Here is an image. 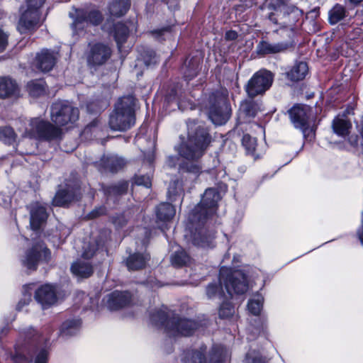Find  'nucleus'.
I'll return each instance as SVG.
<instances>
[{"instance_id":"obj_10","label":"nucleus","mask_w":363,"mask_h":363,"mask_svg":"<svg viewBox=\"0 0 363 363\" xmlns=\"http://www.w3.org/2000/svg\"><path fill=\"white\" fill-rule=\"evenodd\" d=\"M230 116V108L226 102L225 95L213 94L210 96L208 117L216 125L226 123Z\"/></svg>"},{"instance_id":"obj_58","label":"nucleus","mask_w":363,"mask_h":363,"mask_svg":"<svg viewBox=\"0 0 363 363\" xmlns=\"http://www.w3.org/2000/svg\"><path fill=\"white\" fill-rule=\"evenodd\" d=\"M269 18H270L271 21H274V19L272 18V15H269Z\"/></svg>"},{"instance_id":"obj_45","label":"nucleus","mask_w":363,"mask_h":363,"mask_svg":"<svg viewBox=\"0 0 363 363\" xmlns=\"http://www.w3.org/2000/svg\"><path fill=\"white\" fill-rule=\"evenodd\" d=\"M107 106H108V103L106 101L102 102L101 105H99L98 104L92 102L87 105V110H88V111H89L91 113L98 112V111H101V110L105 109Z\"/></svg>"},{"instance_id":"obj_30","label":"nucleus","mask_w":363,"mask_h":363,"mask_svg":"<svg viewBox=\"0 0 363 363\" xmlns=\"http://www.w3.org/2000/svg\"><path fill=\"white\" fill-rule=\"evenodd\" d=\"M102 162L104 167L111 172H116L125 165L122 158L113 155L104 157Z\"/></svg>"},{"instance_id":"obj_54","label":"nucleus","mask_w":363,"mask_h":363,"mask_svg":"<svg viewBox=\"0 0 363 363\" xmlns=\"http://www.w3.org/2000/svg\"><path fill=\"white\" fill-rule=\"evenodd\" d=\"M127 188H128V184L127 183L123 184L121 186V189L120 190V194H123L124 192H125L127 190Z\"/></svg>"},{"instance_id":"obj_44","label":"nucleus","mask_w":363,"mask_h":363,"mask_svg":"<svg viewBox=\"0 0 363 363\" xmlns=\"http://www.w3.org/2000/svg\"><path fill=\"white\" fill-rule=\"evenodd\" d=\"M135 184L138 186H144L146 188L151 186V179L149 176L142 175L135 177Z\"/></svg>"},{"instance_id":"obj_59","label":"nucleus","mask_w":363,"mask_h":363,"mask_svg":"<svg viewBox=\"0 0 363 363\" xmlns=\"http://www.w3.org/2000/svg\"><path fill=\"white\" fill-rule=\"evenodd\" d=\"M145 63H146L147 66H149L150 65V63H147V62H145Z\"/></svg>"},{"instance_id":"obj_38","label":"nucleus","mask_w":363,"mask_h":363,"mask_svg":"<svg viewBox=\"0 0 363 363\" xmlns=\"http://www.w3.org/2000/svg\"><path fill=\"white\" fill-rule=\"evenodd\" d=\"M171 262L172 265L179 267L187 264L190 262V257L185 251L181 250L175 252V253L172 256Z\"/></svg>"},{"instance_id":"obj_47","label":"nucleus","mask_w":363,"mask_h":363,"mask_svg":"<svg viewBox=\"0 0 363 363\" xmlns=\"http://www.w3.org/2000/svg\"><path fill=\"white\" fill-rule=\"evenodd\" d=\"M48 352L42 350L37 355L35 363H47Z\"/></svg>"},{"instance_id":"obj_9","label":"nucleus","mask_w":363,"mask_h":363,"mask_svg":"<svg viewBox=\"0 0 363 363\" xmlns=\"http://www.w3.org/2000/svg\"><path fill=\"white\" fill-rule=\"evenodd\" d=\"M60 129L40 118H32L26 128L24 137L38 139L52 140L60 135Z\"/></svg>"},{"instance_id":"obj_46","label":"nucleus","mask_w":363,"mask_h":363,"mask_svg":"<svg viewBox=\"0 0 363 363\" xmlns=\"http://www.w3.org/2000/svg\"><path fill=\"white\" fill-rule=\"evenodd\" d=\"M8 45V35L0 30V52H3Z\"/></svg>"},{"instance_id":"obj_21","label":"nucleus","mask_w":363,"mask_h":363,"mask_svg":"<svg viewBox=\"0 0 363 363\" xmlns=\"http://www.w3.org/2000/svg\"><path fill=\"white\" fill-rule=\"evenodd\" d=\"M261 111V104L258 101L248 100L243 101L240 106L239 118L244 122H248Z\"/></svg>"},{"instance_id":"obj_33","label":"nucleus","mask_w":363,"mask_h":363,"mask_svg":"<svg viewBox=\"0 0 363 363\" xmlns=\"http://www.w3.org/2000/svg\"><path fill=\"white\" fill-rule=\"evenodd\" d=\"M346 16V10L343 6L335 5L329 11V22L335 24Z\"/></svg>"},{"instance_id":"obj_23","label":"nucleus","mask_w":363,"mask_h":363,"mask_svg":"<svg viewBox=\"0 0 363 363\" xmlns=\"http://www.w3.org/2000/svg\"><path fill=\"white\" fill-rule=\"evenodd\" d=\"M288 46L285 43H270L267 41H261L257 46V52L259 55L276 54L284 52Z\"/></svg>"},{"instance_id":"obj_13","label":"nucleus","mask_w":363,"mask_h":363,"mask_svg":"<svg viewBox=\"0 0 363 363\" xmlns=\"http://www.w3.org/2000/svg\"><path fill=\"white\" fill-rule=\"evenodd\" d=\"M95 244H90L88 249L85 248L82 253V258L74 262L71 267V271L74 275L79 278H87L93 273V267L88 261L96 252Z\"/></svg>"},{"instance_id":"obj_40","label":"nucleus","mask_w":363,"mask_h":363,"mask_svg":"<svg viewBox=\"0 0 363 363\" xmlns=\"http://www.w3.org/2000/svg\"><path fill=\"white\" fill-rule=\"evenodd\" d=\"M184 363H205L203 352L196 351L191 354H187L184 359Z\"/></svg>"},{"instance_id":"obj_20","label":"nucleus","mask_w":363,"mask_h":363,"mask_svg":"<svg viewBox=\"0 0 363 363\" xmlns=\"http://www.w3.org/2000/svg\"><path fill=\"white\" fill-rule=\"evenodd\" d=\"M30 223L32 229L38 230L45 222L48 218L45 207L40 203H34L30 205Z\"/></svg>"},{"instance_id":"obj_57","label":"nucleus","mask_w":363,"mask_h":363,"mask_svg":"<svg viewBox=\"0 0 363 363\" xmlns=\"http://www.w3.org/2000/svg\"><path fill=\"white\" fill-rule=\"evenodd\" d=\"M157 60L155 59V57H153V61H152V63L153 64H156L157 63Z\"/></svg>"},{"instance_id":"obj_51","label":"nucleus","mask_w":363,"mask_h":363,"mask_svg":"<svg viewBox=\"0 0 363 363\" xmlns=\"http://www.w3.org/2000/svg\"><path fill=\"white\" fill-rule=\"evenodd\" d=\"M105 213V209L103 208H101L99 209L95 210L91 213V217L95 218L99 215H101Z\"/></svg>"},{"instance_id":"obj_5","label":"nucleus","mask_w":363,"mask_h":363,"mask_svg":"<svg viewBox=\"0 0 363 363\" xmlns=\"http://www.w3.org/2000/svg\"><path fill=\"white\" fill-rule=\"evenodd\" d=\"M152 323L164 325L167 333L170 336L191 335L197 328V323L192 320L180 317H172L167 320V314L163 311H157L150 316Z\"/></svg>"},{"instance_id":"obj_43","label":"nucleus","mask_w":363,"mask_h":363,"mask_svg":"<svg viewBox=\"0 0 363 363\" xmlns=\"http://www.w3.org/2000/svg\"><path fill=\"white\" fill-rule=\"evenodd\" d=\"M245 363H266V362L258 354L253 352L247 354Z\"/></svg>"},{"instance_id":"obj_24","label":"nucleus","mask_w":363,"mask_h":363,"mask_svg":"<svg viewBox=\"0 0 363 363\" xmlns=\"http://www.w3.org/2000/svg\"><path fill=\"white\" fill-rule=\"evenodd\" d=\"M308 72V67L306 62H298L286 72V77L292 82L303 80Z\"/></svg>"},{"instance_id":"obj_34","label":"nucleus","mask_w":363,"mask_h":363,"mask_svg":"<svg viewBox=\"0 0 363 363\" xmlns=\"http://www.w3.org/2000/svg\"><path fill=\"white\" fill-rule=\"evenodd\" d=\"M229 357L228 350L223 346H216L213 349L211 363H223Z\"/></svg>"},{"instance_id":"obj_53","label":"nucleus","mask_w":363,"mask_h":363,"mask_svg":"<svg viewBox=\"0 0 363 363\" xmlns=\"http://www.w3.org/2000/svg\"><path fill=\"white\" fill-rule=\"evenodd\" d=\"M350 142L352 145H356L357 144V136L351 137Z\"/></svg>"},{"instance_id":"obj_18","label":"nucleus","mask_w":363,"mask_h":363,"mask_svg":"<svg viewBox=\"0 0 363 363\" xmlns=\"http://www.w3.org/2000/svg\"><path fill=\"white\" fill-rule=\"evenodd\" d=\"M58 58V53L48 49H43L35 57V66L43 72L50 71Z\"/></svg>"},{"instance_id":"obj_48","label":"nucleus","mask_w":363,"mask_h":363,"mask_svg":"<svg viewBox=\"0 0 363 363\" xmlns=\"http://www.w3.org/2000/svg\"><path fill=\"white\" fill-rule=\"evenodd\" d=\"M13 361L15 363H29L31 359L30 358L26 357L24 354L21 353H17L13 357Z\"/></svg>"},{"instance_id":"obj_2","label":"nucleus","mask_w":363,"mask_h":363,"mask_svg":"<svg viewBox=\"0 0 363 363\" xmlns=\"http://www.w3.org/2000/svg\"><path fill=\"white\" fill-rule=\"evenodd\" d=\"M222 284L225 285L227 293L230 296L233 294H244L248 289L247 277L242 271L222 267L220 270L218 284H210L206 288V295L208 298H220L225 295L221 287Z\"/></svg>"},{"instance_id":"obj_37","label":"nucleus","mask_w":363,"mask_h":363,"mask_svg":"<svg viewBox=\"0 0 363 363\" xmlns=\"http://www.w3.org/2000/svg\"><path fill=\"white\" fill-rule=\"evenodd\" d=\"M183 193V184L182 181L177 179L172 181L168 188V196L172 201L176 200L177 196H180Z\"/></svg>"},{"instance_id":"obj_41","label":"nucleus","mask_w":363,"mask_h":363,"mask_svg":"<svg viewBox=\"0 0 363 363\" xmlns=\"http://www.w3.org/2000/svg\"><path fill=\"white\" fill-rule=\"evenodd\" d=\"M242 145L250 153H253L257 145V140L250 135H244L242 140Z\"/></svg>"},{"instance_id":"obj_25","label":"nucleus","mask_w":363,"mask_h":363,"mask_svg":"<svg viewBox=\"0 0 363 363\" xmlns=\"http://www.w3.org/2000/svg\"><path fill=\"white\" fill-rule=\"evenodd\" d=\"M149 259L147 254L135 253L127 259L126 265L129 270H138L145 267Z\"/></svg>"},{"instance_id":"obj_56","label":"nucleus","mask_w":363,"mask_h":363,"mask_svg":"<svg viewBox=\"0 0 363 363\" xmlns=\"http://www.w3.org/2000/svg\"><path fill=\"white\" fill-rule=\"evenodd\" d=\"M354 33H355L356 34H359V33H360V29L357 28L356 30H354Z\"/></svg>"},{"instance_id":"obj_3","label":"nucleus","mask_w":363,"mask_h":363,"mask_svg":"<svg viewBox=\"0 0 363 363\" xmlns=\"http://www.w3.org/2000/svg\"><path fill=\"white\" fill-rule=\"evenodd\" d=\"M220 196L217 189H207L202 196L201 202L193 209L189 216L191 230H197L216 213Z\"/></svg>"},{"instance_id":"obj_52","label":"nucleus","mask_w":363,"mask_h":363,"mask_svg":"<svg viewBox=\"0 0 363 363\" xmlns=\"http://www.w3.org/2000/svg\"><path fill=\"white\" fill-rule=\"evenodd\" d=\"M362 227H361V229L359 230L357 234H358V237H359V239L361 243L363 245V211H362Z\"/></svg>"},{"instance_id":"obj_29","label":"nucleus","mask_w":363,"mask_h":363,"mask_svg":"<svg viewBox=\"0 0 363 363\" xmlns=\"http://www.w3.org/2000/svg\"><path fill=\"white\" fill-rule=\"evenodd\" d=\"M176 210L170 203H162L158 206L156 211L157 218L161 221H169L175 215Z\"/></svg>"},{"instance_id":"obj_16","label":"nucleus","mask_w":363,"mask_h":363,"mask_svg":"<svg viewBox=\"0 0 363 363\" xmlns=\"http://www.w3.org/2000/svg\"><path fill=\"white\" fill-rule=\"evenodd\" d=\"M79 188L77 186L67 184L63 189H60L56 193L52 203L57 206H65L70 202L77 200L80 197Z\"/></svg>"},{"instance_id":"obj_28","label":"nucleus","mask_w":363,"mask_h":363,"mask_svg":"<svg viewBox=\"0 0 363 363\" xmlns=\"http://www.w3.org/2000/svg\"><path fill=\"white\" fill-rule=\"evenodd\" d=\"M17 90L16 82L9 77H0V98L12 96Z\"/></svg>"},{"instance_id":"obj_50","label":"nucleus","mask_w":363,"mask_h":363,"mask_svg":"<svg viewBox=\"0 0 363 363\" xmlns=\"http://www.w3.org/2000/svg\"><path fill=\"white\" fill-rule=\"evenodd\" d=\"M238 38L237 32L234 30H228L225 34V38L227 40H233Z\"/></svg>"},{"instance_id":"obj_22","label":"nucleus","mask_w":363,"mask_h":363,"mask_svg":"<svg viewBox=\"0 0 363 363\" xmlns=\"http://www.w3.org/2000/svg\"><path fill=\"white\" fill-rule=\"evenodd\" d=\"M131 300V295L127 291H113L108 297V304L111 310L119 309L128 305Z\"/></svg>"},{"instance_id":"obj_42","label":"nucleus","mask_w":363,"mask_h":363,"mask_svg":"<svg viewBox=\"0 0 363 363\" xmlns=\"http://www.w3.org/2000/svg\"><path fill=\"white\" fill-rule=\"evenodd\" d=\"M235 312L234 307L229 303H223L219 309V316L221 318L230 317Z\"/></svg>"},{"instance_id":"obj_6","label":"nucleus","mask_w":363,"mask_h":363,"mask_svg":"<svg viewBox=\"0 0 363 363\" xmlns=\"http://www.w3.org/2000/svg\"><path fill=\"white\" fill-rule=\"evenodd\" d=\"M264 6L274 10L279 21H280L279 23L290 29H292L302 15L301 10L289 4L286 0H269L265 3Z\"/></svg>"},{"instance_id":"obj_7","label":"nucleus","mask_w":363,"mask_h":363,"mask_svg":"<svg viewBox=\"0 0 363 363\" xmlns=\"http://www.w3.org/2000/svg\"><path fill=\"white\" fill-rule=\"evenodd\" d=\"M45 1V0H27L28 8L21 15L17 27L21 34L32 33L38 28V9Z\"/></svg>"},{"instance_id":"obj_14","label":"nucleus","mask_w":363,"mask_h":363,"mask_svg":"<svg viewBox=\"0 0 363 363\" xmlns=\"http://www.w3.org/2000/svg\"><path fill=\"white\" fill-rule=\"evenodd\" d=\"M310 108L307 106L296 105L289 111L291 121L296 128H300L305 135L308 129Z\"/></svg>"},{"instance_id":"obj_55","label":"nucleus","mask_w":363,"mask_h":363,"mask_svg":"<svg viewBox=\"0 0 363 363\" xmlns=\"http://www.w3.org/2000/svg\"><path fill=\"white\" fill-rule=\"evenodd\" d=\"M194 242H195L196 245H201L202 247L205 246V245L203 242H198L196 238H194Z\"/></svg>"},{"instance_id":"obj_12","label":"nucleus","mask_w":363,"mask_h":363,"mask_svg":"<svg viewBox=\"0 0 363 363\" xmlns=\"http://www.w3.org/2000/svg\"><path fill=\"white\" fill-rule=\"evenodd\" d=\"M272 74L267 70H259L249 80L245 86L248 96L253 98L264 93L272 85Z\"/></svg>"},{"instance_id":"obj_27","label":"nucleus","mask_w":363,"mask_h":363,"mask_svg":"<svg viewBox=\"0 0 363 363\" xmlns=\"http://www.w3.org/2000/svg\"><path fill=\"white\" fill-rule=\"evenodd\" d=\"M129 0H113L108 7L109 13L113 16L124 15L130 8Z\"/></svg>"},{"instance_id":"obj_49","label":"nucleus","mask_w":363,"mask_h":363,"mask_svg":"<svg viewBox=\"0 0 363 363\" xmlns=\"http://www.w3.org/2000/svg\"><path fill=\"white\" fill-rule=\"evenodd\" d=\"M31 300V294H28V295L25 294L24 299L20 301L17 305V309L21 310L24 306L27 305L29 301Z\"/></svg>"},{"instance_id":"obj_26","label":"nucleus","mask_w":363,"mask_h":363,"mask_svg":"<svg viewBox=\"0 0 363 363\" xmlns=\"http://www.w3.org/2000/svg\"><path fill=\"white\" fill-rule=\"evenodd\" d=\"M332 127L335 134L341 137H345L349 134L352 125L344 117L337 116L334 118Z\"/></svg>"},{"instance_id":"obj_8","label":"nucleus","mask_w":363,"mask_h":363,"mask_svg":"<svg viewBox=\"0 0 363 363\" xmlns=\"http://www.w3.org/2000/svg\"><path fill=\"white\" fill-rule=\"evenodd\" d=\"M79 115L78 108L67 101H57L51 107V120L58 126L74 123L78 120Z\"/></svg>"},{"instance_id":"obj_1","label":"nucleus","mask_w":363,"mask_h":363,"mask_svg":"<svg viewBox=\"0 0 363 363\" xmlns=\"http://www.w3.org/2000/svg\"><path fill=\"white\" fill-rule=\"evenodd\" d=\"M188 140L179 148L180 156L186 160L182 165L183 170L199 176L202 172V167L198 160L202 157L211 143V138L206 129L201 124L195 121H189Z\"/></svg>"},{"instance_id":"obj_35","label":"nucleus","mask_w":363,"mask_h":363,"mask_svg":"<svg viewBox=\"0 0 363 363\" xmlns=\"http://www.w3.org/2000/svg\"><path fill=\"white\" fill-rule=\"evenodd\" d=\"M30 96L38 97L45 93V82L42 80L31 81L27 85Z\"/></svg>"},{"instance_id":"obj_36","label":"nucleus","mask_w":363,"mask_h":363,"mask_svg":"<svg viewBox=\"0 0 363 363\" xmlns=\"http://www.w3.org/2000/svg\"><path fill=\"white\" fill-rule=\"evenodd\" d=\"M16 135L11 127H0V140L7 145L15 143Z\"/></svg>"},{"instance_id":"obj_17","label":"nucleus","mask_w":363,"mask_h":363,"mask_svg":"<svg viewBox=\"0 0 363 363\" xmlns=\"http://www.w3.org/2000/svg\"><path fill=\"white\" fill-rule=\"evenodd\" d=\"M102 21V15L99 11H77V17L73 23L75 29H82L89 24L98 25Z\"/></svg>"},{"instance_id":"obj_11","label":"nucleus","mask_w":363,"mask_h":363,"mask_svg":"<svg viewBox=\"0 0 363 363\" xmlns=\"http://www.w3.org/2000/svg\"><path fill=\"white\" fill-rule=\"evenodd\" d=\"M51 252L43 242L37 243L28 250L21 258L23 266L29 270H35L39 264L48 262Z\"/></svg>"},{"instance_id":"obj_31","label":"nucleus","mask_w":363,"mask_h":363,"mask_svg":"<svg viewBox=\"0 0 363 363\" xmlns=\"http://www.w3.org/2000/svg\"><path fill=\"white\" fill-rule=\"evenodd\" d=\"M114 38L118 45V49L121 50V45L125 42L128 35V29L123 24L118 23L114 26Z\"/></svg>"},{"instance_id":"obj_32","label":"nucleus","mask_w":363,"mask_h":363,"mask_svg":"<svg viewBox=\"0 0 363 363\" xmlns=\"http://www.w3.org/2000/svg\"><path fill=\"white\" fill-rule=\"evenodd\" d=\"M81 325L79 320H67L63 323L60 333L62 336H71L77 333Z\"/></svg>"},{"instance_id":"obj_15","label":"nucleus","mask_w":363,"mask_h":363,"mask_svg":"<svg viewBox=\"0 0 363 363\" xmlns=\"http://www.w3.org/2000/svg\"><path fill=\"white\" fill-rule=\"evenodd\" d=\"M111 55V48L106 44L98 43L91 47L87 55V61L92 65H101L110 58Z\"/></svg>"},{"instance_id":"obj_39","label":"nucleus","mask_w":363,"mask_h":363,"mask_svg":"<svg viewBox=\"0 0 363 363\" xmlns=\"http://www.w3.org/2000/svg\"><path fill=\"white\" fill-rule=\"evenodd\" d=\"M263 298L261 296H257L256 298L250 300L247 308L249 311L255 315H258L262 308Z\"/></svg>"},{"instance_id":"obj_19","label":"nucleus","mask_w":363,"mask_h":363,"mask_svg":"<svg viewBox=\"0 0 363 363\" xmlns=\"http://www.w3.org/2000/svg\"><path fill=\"white\" fill-rule=\"evenodd\" d=\"M35 298L43 308L50 307L57 301L55 289L50 284L43 285L35 291Z\"/></svg>"},{"instance_id":"obj_4","label":"nucleus","mask_w":363,"mask_h":363,"mask_svg":"<svg viewBox=\"0 0 363 363\" xmlns=\"http://www.w3.org/2000/svg\"><path fill=\"white\" fill-rule=\"evenodd\" d=\"M135 99L133 96L121 98L110 116V128L118 131L130 129L135 122Z\"/></svg>"}]
</instances>
